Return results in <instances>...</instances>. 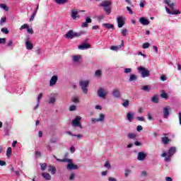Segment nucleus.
<instances>
[{
	"mask_svg": "<svg viewBox=\"0 0 181 181\" xmlns=\"http://www.w3.org/2000/svg\"><path fill=\"white\" fill-rule=\"evenodd\" d=\"M8 47H13V42L12 40H9L7 43Z\"/></svg>",
	"mask_w": 181,
	"mask_h": 181,
	"instance_id": "09e8293b",
	"label": "nucleus"
},
{
	"mask_svg": "<svg viewBox=\"0 0 181 181\" xmlns=\"http://www.w3.org/2000/svg\"><path fill=\"white\" fill-rule=\"evenodd\" d=\"M112 95L115 97V98H119L121 97V93L119 92V90L115 89L112 91Z\"/></svg>",
	"mask_w": 181,
	"mask_h": 181,
	"instance_id": "412c9836",
	"label": "nucleus"
},
{
	"mask_svg": "<svg viewBox=\"0 0 181 181\" xmlns=\"http://www.w3.org/2000/svg\"><path fill=\"white\" fill-rule=\"evenodd\" d=\"M1 8H2L3 9H4V11H8L9 8H8V6L6 5H5V4H0Z\"/></svg>",
	"mask_w": 181,
	"mask_h": 181,
	"instance_id": "79ce46f5",
	"label": "nucleus"
},
{
	"mask_svg": "<svg viewBox=\"0 0 181 181\" xmlns=\"http://www.w3.org/2000/svg\"><path fill=\"white\" fill-rule=\"evenodd\" d=\"M43 94L42 93H40L37 98V105L35 107H34V110H37V107H39V104H40V100L42 99Z\"/></svg>",
	"mask_w": 181,
	"mask_h": 181,
	"instance_id": "b1692460",
	"label": "nucleus"
},
{
	"mask_svg": "<svg viewBox=\"0 0 181 181\" xmlns=\"http://www.w3.org/2000/svg\"><path fill=\"white\" fill-rule=\"evenodd\" d=\"M81 121V117L76 116L74 119L71 122L72 127H78L81 129H83V126L81 125V123L80 122Z\"/></svg>",
	"mask_w": 181,
	"mask_h": 181,
	"instance_id": "423d86ee",
	"label": "nucleus"
},
{
	"mask_svg": "<svg viewBox=\"0 0 181 181\" xmlns=\"http://www.w3.org/2000/svg\"><path fill=\"white\" fill-rule=\"evenodd\" d=\"M160 97H161V98L168 99V93H161Z\"/></svg>",
	"mask_w": 181,
	"mask_h": 181,
	"instance_id": "6e6d98bb",
	"label": "nucleus"
},
{
	"mask_svg": "<svg viewBox=\"0 0 181 181\" xmlns=\"http://www.w3.org/2000/svg\"><path fill=\"white\" fill-rule=\"evenodd\" d=\"M91 47V45L86 42H83L81 45L78 46V49L79 50H87V49H90Z\"/></svg>",
	"mask_w": 181,
	"mask_h": 181,
	"instance_id": "f8f14e48",
	"label": "nucleus"
},
{
	"mask_svg": "<svg viewBox=\"0 0 181 181\" xmlns=\"http://www.w3.org/2000/svg\"><path fill=\"white\" fill-rule=\"evenodd\" d=\"M146 159V153H144V151H141L138 153L137 160H141V162Z\"/></svg>",
	"mask_w": 181,
	"mask_h": 181,
	"instance_id": "4468645a",
	"label": "nucleus"
},
{
	"mask_svg": "<svg viewBox=\"0 0 181 181\" xmlns=\"http://www.w3.org/2000/svg\"><path fill=\"white\" fill-rule=\"evenodd\" d=\"M61 161L64 163H66V162L68 163V165H66V169L68 170H77V169H78V166L77 165H74L73 163V160L70 158H64Z\"/></svg>",
	"mask_w": 181,
	"mask_h": 181,
	"instance_id": "f03ea898",
	"label": "nucleus"
},
{
	"mask_svg": "<svg viewBox=\"0 0 181 181\" xmlns=\"http://www.w3.org/2000/svg\"><path fill=\"white\" fill-rule=\"evenodd\" d=\"M103 26L104 28H106V29H114V25L112 24L104 23Z\"/></svg>",
	"mask_w": 181,
	"mask_h": 181,
	"instance_id": "c756f323",
	"label": "nucleus"
},
{
	"mask_svg": "<svg viewBox=\"0 0 181 181\" xmlns=\"http://www.w3.org/2000/svg\"><path fill=\"white\" fill-rule=\"evenodd\" d=\"M161 141H162L163 144H164V145H168V143L170 140L169 139L168 137L164 136V137L161 138Z\"/></svg>",
	"mask_w": 181,
	"mask_h": 181,
	"instance_id": "c85d7f7f",
	"label": "nucleus"
},
{
	"mask_svg": "<svg viewBox=\"0 0 181 181\" xmlns=\"http://www.w3.org/2000/svg\"><path fill=\"white\" fill-rule=\"evenodd\" d=\"M16 93L17 94H23V89H22V88H20V89H18L16 90Z\"/></svg>",
	"mask_w": 181,
	"mask_h": 181,
	"instance_id": "3c124183",
	"label": "nucleus"
},
{
	"mask_svg": "<svg viewBox=\"0 0 181 181\" xmlns=\"http://www.w3.org/2000/svg\"><path fill=\"white\" fill-rule=\"evenodd\" d=\"M84 31H80L78 33L74 32L73 30L68 31L65 35L66 39H74V37H79L81 35H84Z\"/></svg>",
	"mask_w": 181,
	"mask_h": 181,
	"instance_id": "7ed1b4c3",
	"label": "nucleus"
},
{
	"mask_svg": "<svg viewBox=\"0 0 181 181\" xmlns=\"http://www.w3.org/2000/svg\"><path fill=\"white\" fill-rule=\"evenodd\" d=\"M48 103L49 104H54L56 103V98L54 97L49 98Z\"/></svg>",
	"mask_w": 181,
	"mask_h": 181,
	"instance_id": "c9c22d12",
	"label": "nucleus"
},
{
	"mask_svg": "<svg viewBox=\"0 0 181 181\" xmlns=\"http://www.w3.org/2000/svg\"><path fill=\"white\" fill-rule=\"evenodd\" d=\"M1 32H2V33H4L5 35H8V33H9V30H8V28H1Z\"/></svg>",
	"mask_w": 181,
	"mask_h": 181,
	"instance_id": "a19ab883",
	"label": "nucleus"
},
{
	"mask_svg": "<svg viewBox=\"0 0 181 181\" xmlns=\"http://www.w3.org/2000/svg\"><path fill=\"white\" fill-rule=\"evenodd\" d=\"M136 119H137V121H141V122L144 121V119L143 117H137Z\"/></svg>",
	"mask_w": 181,
	"mask_h": 181,
	"instance_id": "338daca9",
	"label": "nucleus"
},
{
	"mask_svg": "<svg viewBox=\"0 0 181 181\" xmlns=\"http://www.w3.org/2000/svg\"><path fill=\"white\" fill-rule=\"evenodd\" d=\"M6 42V38H0V45H2Z\"/></svg>",
	"mask_w": 181,
	"mask_h": 181,
	"instance_id": "0e129e2a",
	"label": "nucleus"
},
{
	"mask_svg": "<svg viewBox=\"0 0 181 181\" xmlns=\"http://www.w3.org/2000/svg\"><path fill=\"white\" fill-rule=\"evenodd\" d=\"M41 166V170H45L46 168H47V164L44 163H40Z\"/></svg>",
	"mask_w": 181,
	"mask_h": 181,
	"instance_id": "a18cd8bd",
	"label": "nucleus"
},
{
	"mask_svg": "<svg viewBox=\"0 0 181 181\" xmlns=\"http://www.w3.org/2000/svg\"><path fill=\"white\" fill-rule=\"evenodd\" d=\"M104 11L106 12L107 15H110L111 13V8L109 7H105Z\"/></svg>",
	"mask_w": 181,
	"mask_h": 181,
	"instance_id": "f704fd0d",
	"label": "nucleus"
},
{
	"mask_svg": "<svg viewBox=\"0 0 181 181\" xmlns=\"http://www.w3.org/2000/svg\"><path fill=\"white\" fill-rule=\"evenodd\" d=\"M34 8H35V10L33 11V14L30 18V22H33V21H35V17L37 14V11H39V4H37V6H34Z\"/></svg>",
	"mask_w": 181,
	"mask_h": 181,
	"instance_id": "ddd939ff",
	"label": "nucleus"
},
{
	"mask_svg": "<svg viewBox=\"0 0 181 181\" xmlns=\"http://www.w3.org/2000/svg\"><path fill=\"white\" fill-rule=\"evenodd\" d=\"M123 107H124V108H128V107H129V100H124V103H122Z\"/></svg>",
	"mask_w": 181,
	"mask_h": 181,
	"instance_id": "473e14b6",
	"label": "nucleus"
},
{
	"mask_svg": "<svg viewBox=\"0 0 181 181\" xmlns=\"http://www.w3.org/2000/svg\"><path fill=\"white\" fill-rule=\"evenodd\" d=\"M71 16L74 21H76L77 18H80V16H78V11H77V10H72Z\"/></svg>",
	"mask_w": 181,
	"mask_h": 181,
	"instance_id": "6ab92c4d",
	"label": "nucleus"
},
{
	"mask_svg": "<svg viewBox=\"0 0 181 181\" xmlns=\"http://www.w3.org/2000/svg\"><path fill=\"white\" fill-rule=\"evenodd\" d=\"M122 35L123 36H127V29H124L122 30Z\"/></svg>",
	"mask_w": 181,
	"mask_h": 181,
	"instance_id": "69168bd1",
	"label": "nucleus"
},
{
	"mask_svg": "<svg viewBox=\"0 0 181 181\" xmlns=\"http://www.w3.org/2000/svg\"><path fill=\"white\" fill-rule=\"evenodd\" d=\"M101 74H102L101 70H100V69L97 70V71L95 72V76L96 77H101Z\"/></svg>",
	"mask_w": 181,
	"mask_h": 181,
	"instance_id": "ea45409f",
	"label": "nucleus"
},
{
	"mask_svg": "<svg viewBox=\"0 0 181 181\" xmlns=\"http://www.w3.org/2000/svg\"><path fill=\"white\" fill-rule=\"evenodd\" d=\"M178 117H179L180 125H181V112L178 113Z\"/></svg>",
	"mask_w": 181,
	"mask_h": 181,
	"instance_id": "774afa93",
	"label": "nucleus"
},
{
	"mask_svg": "<svg viewBox=\"0 0 181 181\" xmlns=\"http://www.w3.org/2000/svg\"><path fill=\"white\" fill-rule=\"evenodd\" d=\"M11 129H12V126L11 125V123L8 122H6L4 123V132L5 135L7 136H9V132H11Z\"/></svg>",
	"mask_w": 181,
	"mask_h": 181,
	"instance_id": "6e6552de",
	"label": "nucleus"
},
{
	"mask_svg": "<svg viewBox=\"0 0 181 181\" xmlns=\"http://www.w3.org/2000/svg\"><path fill=\"white\" fill-rule=\"evenodd\" d=\"M165 4L169 6V8L165 7V11L169 15H180V10H175V3H170V0H164ZM171 9V11H170Z\"/></svg>",
	"mask_w": 181,
	"mask_h": 181,
	"instance_id": "f257e3e1",
	"label": "nucleus"
},
{
	"mask_svg": "<svg viewBox=\"0 0 181 181\" xmlns=\"http://www.w3.org/2000/svg\"><path fill=\"white\" fill-rule=\"evenodd\" d=\"M134 113L129 112L127 113V119L128 121H129V122H132V118H134Z\"/></svg>",
	"mask_w": 181,
	"mask_h": 181,
	"instance_id": "a878e982",
	"label": "nucleus"
},
{
	"mask_svg": "<svg viewBox=\"0 0 181 181\" xmlns=\"http://www.w3.org/2000/svg\"><path fill=\"white\" fill-rule=\"evenodd\" d=\"M118 49H119L118 46H111L110 47V50L117 51V50H118Z\"/></svg>",
	"mask_w": 181,
	"mask_h": 181,
	"instance_id": "bf43d9fd",
	"label": "nucleus"
},
{
	"mask_svg": "<svg viewBox=\"0 0 181 181\" xmlns=\"http://www.w3.org/2000/svg\"><path fill=\"white\" fill-rule=\"evenodd\" d=\"M129 173H131V170H129V169H126V170H125V176H126V177H128Z\"/></svg>",
	"mask_w": 181,
	"mask_h": 181,
	"instance_id": "4d7b16f0",
	"label": "nucleus"
},
{
	"mask_svg": "<svg viewBox=\"0 0 181 181\" xmlns=\"http://www.w3.org/2000/svg\"><path fill=\"white\" fill-rule=\"evenodd\" d=\"M112 4V2L111 1H104L100 4V6L102 8H108L111 6Z\"/></svg>",
	"mask_w": 181,
	"mask_h": 181,
	"instance_id": "dca6fc26",
	"label": "nucleus"
},
{
	"mask_svg": "<svg viewBox=\"0 0 181 181\" xmlns=\"http://www.w3.org/2000/svg\"><path fill=\"white\" fill-rule=\"evenodd\" d=\"M90 81H81L79 82V86L81 87V90L84 94H87V93H88V89L87 88L88 87Z\"/></svg>",
	"mask_w": 181,
	"mask_h": 181,
	"instance_id": "39448f33",
	"label": "nucleus"
},
{
	"mask_svg": "<svg viewBox=\"0 0 181 181\" xmlns=\"http://www.w3.org/2000/svg\"><path fill=\"white\" fill-rule=\"evenodd\" d=\"M54 1L58 5H64V4H67V0H54Z\"/></svg>",
	"mask_w": 181,
	"mask_h": 181,
	"instance_id": "bb28decb",
	"label": "nucleus"
},
{
	"mask_svg": "<svg viewBox=\"0 0 181 181\" xmlns=\"http://www.w3.org/2000/svg\"><path fill=\"white\" fill-rule=\"evenodd\" d=\"M170 110V107L169 106H167L163 108V117L164 118H168Z\"/></svg>",
	"mask_w": 181,
	"mask_h": 181,
	"instance_id": "a211bd4d",
	"label": "nucleus"
},
{
	"mask_svg": "<svg viewBox=\"0 0 181 181\" xmlns=\"http://www.w3.org/2000/svg\"><path fill=\"white\" fill-rule=\"evenodd\" d=\"M117 21L118 28H122L125 24V20L124 19V17L122 16L117 17Z\"/></svg>",
	"mask_w": 181,
	"mask_h": 181,
	"instance_id": "9d476101",
	"label": "nucleus"
},
{
	"mask_svg": "<svg viewBox=\"0 0 181 181\" xmlns=\"http://www.w3.org/2000/svg\"><path fill=\"white\" fill-rule=\"evenodd\" d=\"M141 90H143L144 91L149 92V91H151V88H149L148 86H144L141 88Z\"/></svg>",
	"mask_w": 181,
	"mask_h": 181,
	"instance_id": "e433bc0d",
	"label": "nucleus"
},
{
	"mask_svg": "<svg viewBox=\"0 0 181 181\" xmlns=\"http://www.w3.org/2000/svg\"><path fill=\"white\" fill-rule=\"evenodd\" d=\"M6 22V17H2L0 20V25L2 26Z\"/></svg>",
	"mask_w": 181,
	"mask_h": 181,
	"instance_id": "37998d69",
	"label": "nucleus"
},
{
	"mask_svg": "<svg viewBox=\"0 0 181 181\" xmlns=\"http://www.w3.org/2000/svg\"><path fill=\"white\" fill-rule=\"evenodd\" d=\"M137 70L141 73L143 78H145V77H149V76H151V71L144 66H139Z\"/></svg>",
	"mask_w": 181,
	"mask_h": 181,
	"instance_id": "20e7f679",
	"label": "nucleus"
},
{
	"mask_svg": "<svg viewBox=\"0 0 181 181\" xmlns=\"http://www.w3.org/2000/svg\"><path fill=\"white\" fill-rule=\"evenodd\" d=\"M139 22L141 23V25H144V26H146L147 25H149L150 22L148 19H146L144 17H141L139 18Z\"/></svg>",
	"mask_w": 181,
	"mask_h": 181,
	"instance_id": "aec40b11",
	"label": "nucleus"
},
{
	"mask_svg": "<svg viewBox=\"0 0 181 181\" xmlns=\"http://www.w3.org/2000/svg\"><path fill=\"white\" fill-rule=\"evenodd\" d=\"M127 9L129 13H130V15H134V11H133L132 9L131 8V7L127 6Z\"/></svg>",
	"mask_w": 181,
	"mask_h": 181,
	"instance_id": "864d4df0",
	"label": "nucleus"
},
{
	"mask_svg": "<svg viewBox=\"0 0 181 181\" xmlns=\"http://www.w3.org/2000/svg\"><path fill=\"white\" fill-rule=\"evenodd\" d=\"M30 39L29 37L25 39V47L27 50H32V49H33V43L30 41Z\"/></svg>",
	"mask_w": 181,
	"mask_h": 181,
	"instance_id": "9b49d317",
	"label": "nucleus"
},
{
	"mask_svg": "<svg viewBox=\"0 0 181 181\" xmlns=\"http://www.w3.org/2000/svg\"><path fill=\"white\" fill-rule=\"evenodd\" d=\"M152 103H154L155 104H158L159 103V96L157 95H155L152 98H151Z\"/></svg>",
	"mask_w": 181,
	"mask_h": 181,
	"instance_id": "cd10ccee",
	"label": "nucleus"
},
{
	"mask_svg": "<svg viewBox=\"0 0 181 181\" xmlns=\"http://www.w3.org/2000/svg\"><path fill=\"white\" fill-rule=\"evenodd\" d=\"M137 78H138V76H136V75L131 74L129 81H135V80H137Z\"/></svg>",
	"mask_w": 181,
	"mask_h": 181,
	"instance_id": "7c9ffc66",
	"label": "nucleus"
},
{
	"mask_svg": "<svg viewBox=\"0 0 181 181\" xmlns=\"http://www.w3.org/2000/svg\"><path fill=\"white\" fill-rule=\"evenodd\" d=\"M76 105H72L69 107V111H76Z\"/></svg>",
	"mask_w": 181,
	"mask_h": 181,
	"instance_id": "de8ad7c7",
	"label": "nucleus"
},
{
	"mask_svg": "<svg viewBox=\"0 0 181 181\" xmlns=\"http://www.w3.org/2000/svg\"><path fill=\"white\" fill-rule=\"evenodd\" d=\"M98 121H99V122L104 121V119H105V115H104L103 114H100V118H98Z\"/></svg>",
	"mask_w": 181,
	"mask_h": 181,
	"instance_id": "4c0bfd02",
	"label": "nucleus"
},
{
	"mask_svg": "<svg viewBox=\"0 0 181 181\" xmlns=\"http://www.w3.org/2000/svg\"><path fill=\"white\" fill-rule=\"evenodd\" d=\"M104 18H105V16L104 14H101L97 17V19H98V22H101V21H103V19H104Z\"/></svg>",
	"mask_w": 181,
	"mask_h": 181,
	"instance_id": "58836bf2",
	"label": "nucleus"
},
{
	"mask_svg": "<svg viewBox=\"0 0 181 181\" xmlns=\"http://www.w3.org/2000/svg\"><path fill=\"white\" fill-rule=\"evenodd\" d=\"M41 155H42V153H40V151H35L36 158H40Z\"/></svg>",
	"mask_w": 181,
	"mask_h": 181,
	"instance_id": "680f3d73",
	"label": "nucleus"
},
{
	"mask_svg": "<svg viewBox=\"0 0 181 181\" xmlns=\"http://www.w3.org/2000/svg\"><path fill=\"white\" fill-rule=\"evenodd\" d=\"M149 46H151V44H149V42H145L143 44L142 47L143 49H148Z\"/></svg>",
	"mask_w": 181,
	"mask_h": 181,
	"instance_id": "c03bdc74",
	"label": "nucleus"
},
{
	"mask_svg": "<svg viewBox=\"0 0 181 181\" xmlns=\"http://www.w3.org/2000/svg\"><path fill=\"white\" fill-rule=\"evenodd\" d=\"M80 59H81V55H74L72 56V60L74 63H77V62H79Z\"/></svg>",
	"mask_w": 181,
	"mask_h": 181,
	"instance_id": "393cba45",
	"label": "nucleus"
},
{
	"mask_svg": "<svg viewBox=\"0 0 181 181\" xmlns=\"http://www.w3.org/2000/svg\"><path fill=\"white\" fill-rule=\"evenodd\" d=\"M91 22H93V20L90 17H86V22L82 23L81 28H88V23H91Z\"/></svg>",
	"mask_w": 181,
	"mask_h": 181,
	"instance_id": "f3484780",
	"label": "nucleus"
},
{
	"mask_svg": "<svg viewBox=\"0 0 181 181\" xmlns=\"http://www.w3.org/2000/svg\"><path fill=\"white\" fill-rule=\"evenodd\" d=\"M42 176L44 177L45 180H50L52 179V175L48 173H43Z\"/></svg>",
	"mask_w": 181,
	"mask_h": 181,
	"instance_id": "5701e85b",
	"label": "nucleus"
},
{
	"mask_svg": "<svg viewBox=\"0 0 181 181\" xmlns=\"http://www.w3.org/2000/svg\"><path fill=\"white\" fill-rule=\"evenodd\" d=\"M176 153V147L175 146H172L169 148L168 153L166 152H163L161 154V157L162 158H165V156H167V155H169V156H173V155H175Z\"/></svg>",
	"mask_w": 181,
	"mask_h": 181,
	"instance_id": "0eeeda50",
	"label": "nucleus"
},
{
	"mask_svg": "<svg viewBox=\"0 0 181 181\" xmlns=\"http://www.w3.org/2000/svg\"><path fill=\"white\" fill-rule=\"evenodd\" d=\"M105 168H107V169H111V164H110V162L107 161L105 163Z\"/></svg>",
	"mask_w": 181,
	"mask_h": 181,
	"instance_id": "603ef678",
	"label": "nucleus"
},
{
	"mask_svg": "<svg viewBox=\"0 0 181 181\" xmlns=\"http://www.w3.org/2000/svg\"><path fill=\"white\" fill-rule=\"evenodd\" d=\"M29 25L28 24H24L20 28V30H23V29H28Z\"/></svg>",
	"mask_w": 181,
	"mask_h": 181,
	"instance_id": "49530a36",
	"label": "nucleus"
},
{
	"mask_svg": "<svg viewBox=\"0 0 181 181\" xmlns=\"http://www.w3.org/2000/svg\"><path fill=\"white\" fill-rule=\"evenodd\" d=\"M136 129H137L138 132H141V131H142V129H144V128L142 127V126L139 125V126H137Z\"/></svg>",
	"mask_w": 181,
	"mask_h": 181,
	"instance_id": "e2e57ef3",
	"label": "nucleus"
},
{
	"mask_svg": "<svg viewBox=\"0 0 181 181\" xmlns=\"http://www.w3.org/2000/svg\"><path fill=\"white\" fill-rule=\"evenodd\" d=\"M11 155H12V148L8 147L6 150V156L11 158Z\"/></svg>",
	"mask_w": 181,
	"mask_h": 181,
	"instance_id": "2f4dec72",
	"label": "nucleus"
},
{
	"mask_svg": "<svg viewBox=\"0 0 181 181\" xmlns=\"http://www.w3.org/2000/svg\"><path fill=\"white\" fill-rule=\"evenodd\" d=\"M128 138L130 139H135V138H136V134L135 133H130L128 134Z\"/></svg>",
	"mask_w": 181,
	"mask_h": 181,
	"instance_id": "72a5a7b5",
	"label": "nucleus"
},
{
	"mask_svg": "<svg viewBox=\"0 0 181 181\" xmlns=\"http://www.w3.org/2000/svg\"><path fill=\"white\" fill-rule=\"evenodd\" d=\"M132 71V69L131 68H126L124 69V73L126 74H128V73H131Z\"/></svg>",
	"mask_w": 181,
	"mask_h": 181,
	"instance_id": "8fccbe9b",
	"label": "nucleus"
},
{
	"mask_svg": "<svg viewBox=\"0 0 181 181\" xmlns=\"http://www.w3.org/2000/svg\"><path fill=\"white\" fill-rule=\"evenodd\" d=\"M98 95L100 97V98H105L107 95V91H105V89L103 88H100L98 90Z\"/></svg>",
	"mask_w": 181,
	"mask_h": 181,
	"instance_id": "1a4fd4ad",
	"label": "nucleus"
},
{
	"mask_svg": "<svg viewBox=\"0 0 181 181\" xmlns=\"http://www.w3.org/2000/svg\"><path fill=\"white\" fill-rule=\"evenodd\" d=\"M72 101H73V103H79L80 100H78V98L74 97V98H73Z\"/></svg>",
	"mask_w": 181,
	"mask_h": 181,
	"instance_id": "052dcab7",
	"label": "nucleus"
},
{
	"mask_svg": "<svg viewBox=\"0 0 181 181\" xmlns=\"http://www.w3.org/2000/svg\"><path fill=\"white\" fill-rule=\"evenodd\" d=\"M27 32H28V33H30V35H33V28H30L29 27H28Z\"/></svg>",
	"mask_w": 181,
	"mask_h": 181,
	"instance_id": "5fc2aeb1",
	"label": "nucleus"
},
{
	"mask_svg": "<svg viewBox=\"0 0 181 181\" xmlns=\"http://www.w3.org/2000/svg\"><path fill=\"white\" fill-rule=\"evenodd\" d=\"M57 80H58V78L57 75L52 76L49 81V86L53 87V86H54L56 83H57Z\"/></svg>",
	"mask_w": 181,
	"mask_h": 181,
	"instance_id": "2eb2a0df",
	"label": "nucleus"
},
{
	"mask_svg": "<svg viewBox=\"0 0 181 181\" xmlns=\"http://www.w3.org/2000/svg\"><path fill=\"white\" fill-rule=\"evenodd\" d=\"M74 177H76V174L74 173H72L69 176V180H73Z\"/></svg>",
	"mask_w": 181,
	"mask_h": 181,
	"instance_id": "13d9d810",
	"label": "nucleus"
},
{
	"mask_svg": "<svg viewBox=\"0 0 181 181\" xmlns=\"http://www.w3.org/2000/svg\"><path fill=\"white\" fill-rule=\"evenodd\" d=\"M56 167L49 165L48 166V172L51 173V175H56Z\"/></svg>",
	"mask_w": 181,
	"mask_h": 181,
	"instance_id": "4be33fe9",
	"label": "nucleus"
}]
</instances>
